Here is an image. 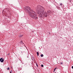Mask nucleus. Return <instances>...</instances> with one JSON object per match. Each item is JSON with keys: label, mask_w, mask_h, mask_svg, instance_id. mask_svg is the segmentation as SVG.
<instances>
[{"label": "nucleus", "mask_w": 73, "mask_h": 73, "mask_svg": "<svg viewBox=\"0 0 73 73\" xmlns=\"http://www.w3.org/2000/svg\"><path fill=\"white\" fill-rule=\"evenodd\" d=\"M41 66L42 67H44V65H43V64H42V65H41Z\"/></svg>", "instance_id": "10"}, {"label": "nucleus", "mask_w": 73, "mask_h": 73, "mask_svg": "<svg viewBox=\"0 0 73 73\" xmlns=\"http://www.w3.org/2000/svg\"><path fill=\"white\" fill-rule=\"evenodd\" d=\"M25 10V11L29 13V16L30 17L33 18V19H37V15H36V13L33 11V10H31V8L29 7H26Z\"/></svg>", "instance_id": "1"}, {"label": "nucleus", "mask_w": 73, "mask_h": 73, "mask_svg": "<svg viewBox=\"0 0 73 73\" xmlns=\"http://www.w3.org/2000/svg\"><path fill=\"white\" fill-rule=\"evenodd\" d=\"M36 9L37 10V13L38 15H43L44 17H47V14L45 13V10L43 7L41 5H39L37 6Z\"/></svg>", "instance_id": "2"}, {"label": "nucleus", "mask_w": 73, "mask_h": 73, "mask_svg": "<svg viewBox=\"0 0 73 73\" xmlns=\"http://www.w3.org/2000/svg\"><path fill=\"white\" fill-rule=\"evenodd\" d=\"M7 70H9V67H8V68L7 69Z\"/></svg>", "instance_id": "12"}, {"label": "nucleus", "mask_w": 73, "mask_h": 73, "mask_svg": "<svg viewBox=\"0 0 73 73\" xmlns=\"http://www.w3.org/2000/svg\"><path fill=\"white\" fill-rule=\"evenodd\" d=\"M60 5H62V3H61Z\"/></svg>", "instance_id": "11"}, {"label": "nucleus", "mask_w": 73, "mask_h": 73, "mask_svg": "<svg viewBox=\"0 0 73 73\" xmlns=\"http://www.w3.org/2000/svg\"><path fill=\"white\" fill-rule=\"evenodd\" d=\"M36 66H37V67H38V65H37V64H36Z\"/></svg>", "instance_id": "13"}, {"label": "nucleus", "mask_w": 73, "mask_h": 73, "mask_svg": "<svg viewBox=\"0 0 73 73\" xmlns=\"http://www.w3.org/2000/svg\"><path fill=\"white\" fill-rule=\"evenodd\" d=\"M20 44H23V42L22 41H21L20 42Z\"/></svg>", "instance_id": "8"}, {"label": "nucleus", "mask_w": 73, "mask_h": 73, "mask_svg": "<svg viewBox=\"0 0 73 73\" xmlns=\"http://www.w3.org/2000/svg\"><path fill=\"white\" fill-rule=\"evenodd\" d=\"M23 35H20L19 36L20 37H23Z\"/></svg>", "instance_id": "9"}, {"label": "nucleus", "mask_w": 73, "mask_h": 73, "mask_svg": "<svg viewBox=\"0 0 73 73\" xmlns=\"http://www.w3.org/2000/svg\"><path fill=\"white\" fill-rule=\"evenodd\" d=\"M37 56H38V55H39V53H38V52H37Z\"/></svg>", "instance_id": "5"}, {"label": "nucleus", "mask_w": 73, "mask_h": 73, "mask_svg": "<svg viewBox=\"0 0 73 73\" xmlns=\"http://www.w3.org/2000/svg\"><path fill=\"white\" fill-rule=\"evenodd\" d=\"M63 64V62H60V65H62Z\"/></svg>", "instance_id": "4"}, {"label": "nucleus", "mask_w": 73, "mask_h": 73, "mask_svg": "<svg viewBox=\"0 0 73 73\" xmlns=\"http://www.w3.org/2000/svg\"><path fill=\"white\" fill-rule=\"evenodd\" d=\"M43 56H44V55H43V54H42L40 55V57H41Z\"/></svg>", "instance_id": "6"}, {"label": "nucleus", "mask_w": 73, "mask_h": 73, "mask_svg": "<svg viewBox=\"0 0 73 73\" xmlns=\"http://www.w3.org/2000/svg\"><path fill=\"white\" fill-rule=\"evenodd\" d=\"M72 69H73V66H72Z\"/></svg>", "instance_id": "14"}, {"label": "nucleus", "mask_w": 73, "mask_h": 73, "mask_svg": "<svg viewBox=\"0 0 73 73\" xmlns=\"http://www.w3.org/2000/svg\"><path fill=\"white\" fill-rule=\"evenodd\" d=\"M57 68H55L54 70V72H55V70H56V69Z\"/></svg>", "instance_id": "7"}, {"label": "nucleus", "mask_w": 73, "mask_h": 73, "mask_svg": "<svg viewBox=\"0 0 73 73\" xmlns=\"http://www.w3.org/2000/svg\"><path fill=\"white\" fill-rule=\"evenodd\" d=\"M4 60L2 59V58H1L0 59V61L1 62H4Z\"/></svg>", "instance_id": "3"}, {"label": "nucleus", "mask_w": 73, "mask_h": 73, "mask_svg": "<svg viewBox=\"0 0 73 73\" xmlns=\"http://www.w3.org/2000/svg\"><path fill=\"white\" fill-rule=\"evenodd\" d=\"M10 73H12V72H11V71L10 72Z\"/></svg>", "instance_id": "15"}]
</instances>
